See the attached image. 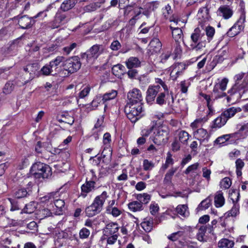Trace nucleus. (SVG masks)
Instances as JSON below:
<instances>
[{"mask_svg":"<svg viewBox=\"0 0 248 248\" xmlns=\"http://www.w3.org/2000/svg\"><path fill=\"white\" fill-rule=\"evenodd\" d=\"M209 3H206L205 6L201 8L198 11V16L199 18H202L205 21L209 18Z\"/></svg>","mask_w":248,"mask_h":248,"instance_id":"c85d7f7f","label":"nucleus"},{"mask_svg":"<svg viewBox=\"0 0 248 248\" xmlns=\"http://www.w3.org/2000/svg\"><path fill=\"white\" fill-rule=\"evenodd\" d=\"M217 12L218 16L222 17L225 19L230 18L233 14L232 7L228 4L220 6Z\"/></svg>","mask_w":248,"mask_h":248,"instance_id":"f3484780","label":"nucleus"},{"mask_svg":"<svg viewBox=\"0 0 248 248\" xmlns=\"http://www.w3.org/2000/svg\"><path fill=\"white\" fill-rule=\"evenodd\" d=\"M151 196L147 193L139 194L136 196V199L139 202L143 204H147L151 200Z\"/></svg>","mask_w":248,"mask_h":248,"instance_id":"58836bf2","label":"nucleus"},{"mask_svg":"<svg viewBox=\"0 0 248 248\" xmlns=\"http://www.w3.org/2000/svg\"><path fill=\"white\" fill-rule=\"evenodd\" d=\"M226 119L222 116L221 114L218 117L215 119L213 121L212 128H219L224 126L227 123Z\"/></svg>","mask_w":248,"mask_h":248,"instance_id":"473e14b6","label":"nucleus"},{"mask_svg":"<svg viewBox=\"0 0 248 248\" xmlns=\"http://www.w3.org/2000/svg\"><path fill=\"white\" fill-rule=\"evenodd\" d=\"M168 131L166 127H158L154 132V136L152 140L154 143L160 145L162 143L166 142L168 140Z\"/></svg>","mask_w":248,"mask_h":248,"instance_id":"1a4fd4ad","label":"nucleus"},{"mask_svg":"<svg viewBox=\"0 0 248 248\" xmlns=\"http://www.w3.org/2000/svg\"><path fill=\"white\" fill-rule=\"evenodd\" d=\"M51 67L50 66V64L44 66L41 69L40 72L44 76H48L52 72Z\"/></svg>","mask_w":248,"mask_h":248,"instance_id":"13d9d810","label":"nucleus"},{"mask_svg":"<svg viewBox=\"0 0 248 248\" xmlns=\"http://www.w3.org/2000/svg\"><path fill=\"white\" fill-rule=\"evenodd\" d=\"M228 82V79L226 78H224L218 83L216 84L214 87H215L216 89H218L222 91H224L226 89Z\"/></svg>","mask_w":248,"mask_h":248,"instance_id":"49530a36","label":"nucleus"},{"mask_svg":"<svg viewBox=\"0 0 248 248\" xmlns=\"http://www.w3.org/2000/svg\"><path fill=\"white\" fill-rule=\"evenodd\" d=\"M129 209L132 212H139L143 210V206L139 201H134L128 204Z\"/></svg>","mask_w":248,"mask_h":248,"instance_id":"c756f323","label":"nucleus"},{"mask_svg":"<svg viewBox=\"0 0 248 248\" xmlns=\"http://www.w3.org/2000/svg\"><path fill=\"white\" fill-rule=\"evenodd\" d=\"M179 140L183 143L185 144L187 142L189 139V134L185 131H181L179 133Z\"/></svg>","mask_w":248,"mask_h":248,"instance_id":"09e8293b","label":"nucleus"},{"mask_svg":"<svg viewBox=\"0 0 248 248\" xmlns=\"http://www.w3.org/2000/svg\"><path fill=\"white\" fill-rule=\"evenodd\" d=\"M245 17L241 16L236 22L229 29L227 33L228 36L232 37L237 35L244 30Z\"/></svg>","mask_w":248,"mask_h":248,"instance_id":"9b49d317","label":"nucleus"},{"mask_svg":"<svg viewBox=\"0 0 248 248\" xmlns=\"http://www.w3.org/2000/svg\"><path fill=\"white\" fill-rule=\"evenodd\" d=\"M122 47L121 43L117 40L113 41L110 46V49L113 51H117Z\"/></svg>","mask_w":248,"mask_h":248,"instance_id":"69168bd1","label":"nucleus"},{"mask_svg":"<svg viewBox=\"0 0 248 248\" xmlns=\"http://www.w3.org/2000/svg\"><path fill=\"white\" fill-rule=\"evenodd\" d=\"M239 132H235L232 134H226L218 137L214 141L215 144L223 145L230 138H238Z\"/></svg>","mask_w":248,"mask_h":248,"instance_id":"b1692460","label":"nucleus"},{"mask_svg":"<svg viewBox=\"0 0 248 248\" xmlns=\"http://www.w3.org/2000/svg\"><path fill=\"white\" fill-rule=\"evenodd\" d=\"M141 62L137 57H131L126 62V65L128 69L137 68L140 66Z\"/></svg>","mask_w":248,"mask_h":248,"instance_id":"cd10ccee","label":"nucleus"},{"mask_svg":"<svg viewBox=\"0 0 248 248\" xmlns=\"http://www.w3.org/2000/svg\"><path fill=\"white\" fill-rule=\"evenodd\" d=\"M171 55V52L170 51H167L166 52L163 53L160 56V61L159 62V63L164 64L167 62V61L170 58Z\"/></svg>","mask_w":248,"mask_h":248,"instance_id":"052dcab7","label":"nucleus"},{"mask_svg":"<svg viewBox=\"0 0 248 248\" xmlns=\"http://www.w3.org/2000/svg\"><path fill=\"white\" fill-rule=\"evenodd\" d=\"M206 230L203 226H201L198 229V232L196 234L197 239L201 242H207V237L205 235Z\"/></svg>","mask_w":248,"mask_h":248,"instance_id":"72a5a7b5","label":"nucleus"},{"mask_svg":"<svg viewBox=\"0 0 248 248\" xmlns=\"http://www.w3.org/2000/svg\"><path fill=\"white\" fill-rule=\"evenodd\" d=\"M241 110V109L239 108H236L233 107H231L226 109L221 113L222 116L226 118V120L228 121L229 119L233 117L237 112H240Z\"/></svg>","mask_w":248,"mask_h":248,"instance_id":"a878e982","label":"nucleus"},{"mask_svg":"<svg viewBox=\"0 0 248 248\" xmlns=\"http://www.w3.org/2000/svg\"><path fill=\"white\" fill-rule=\"evenodd\" d=\"M104 50L102 45H94L86 52L81 53L80 57L85 60L87 63H92L103 53Z\"/></svg>","mask_w":248,"mask_h":248,"instance_id":"423d86ee","label":"nucleus"},{"mask_svg":"<svg viewBox=\"0 0 248 248\" xmlns=\"http://www.w3.org/2000/svg\"><path fill=\"white\" fill-rule=\"evenodd\" d=\"M77 46V44L76 43H73L69 46L64 47L62 48V51L65 54L68 55Z\"/></svg>","mask_w":248,"mask_h":248,"instance_id":"e2e57ef3","label":"nucleus"},{"mask_svg":"<svg viewBox=\"0 0 248 248\" xmlns=\"http://www.w3.org/2000/svg\"><path fill=\"white\" fill-rule=\"evenodd\" d=\"M194 135L200 140H203L208 139L209 137L207 131L203 128L198 129L196 131L194 132Z\"/></svg>","mask_w":248,"mask_h":248,"instance_id":"c9c22d12","label":"nucleus"},{"mask_svg":"<svg viewBox=\"0 0 248 248\" xmlns=\"http://www.w3.org/2000/svg\"><path fill=\"white\" fill-rule=\"evenodd\" d=\"M230 196L234 205L231 210L228 212V216L235 217L239 213V206L235 202L239 200L240 193L238 191H234L231 194Z\"/></svg>","mask_w":248,"mask_h":248,"instance_id":"2eb2a0df","label":"nucleus"},{"mask_svg":"<svg viewBox=\"0 0 248 248\" xmlns=\"http://www.w3.org/2000/svg\"><path fill=\"white\" fill-rule=\"evenodd\" d=\"M107 191H103L100 195L95 197L93 203L85 209V213L87 216L92 217L99 213L103 209V205L106 200L108 197Z\"/></svg>","mask_w":248,"mask_h":248,"instance_id":"7ed1b4c3","label":"nucleus"},{"mask_svg":"<svg viewBox=\"0 0 248 248\" xmlns=\"http://www.w3.org/2000/svg\"><path fill=\"white\" fill-rule=\"evenodd\" d=\"M233 246V241L226 238H222L218 242V247L220 248H232Z\"/></svg>","mask_w":248,"mask_h":248,"instance_id":"e433bc0d","label":"nucleus"},{"mask_svg":"<svg viewBox=\"0 0 248 248\" xmlns=\"http://www.w3.org/2000/svg\"><path fill=\"white\" fill-rule=\"evenodd\" d=\"M155 167V163L148 159H144L143 161V168L144 170H150Z\"/></svg>","mask_w":248,"mask_h":248,"instance_id":"3c124183","label":"nucleus"},{"mask_svg":"<svg viewBox=\"0 0 248 248\" xmlns=\"http://www.w3.org/2000/svg\"><path fill=\"white\" fill-rule=\"evenodd\" d=\"M52 214L50 210L47 208H44L39 210L38 215L40 219L50 217Z\"/></svg>","mask_w":248,"mask_h":248,"instance_id":"a18cd8bd","label":"nucleus"},{"mask_svg":"<svg viewBox=\"0 0 248 248\" xmlns=\"http://www.w3.org/2000/svg\"><path fill=\"white\" fill-rule=\"evenodd\" d=\"M57 194H59V193L58 192L50 193V199L52 198L53 199V202L57 208L56 214L58 215H60L62 214L63 209H64L65 202L63 200L56 199L57 197Z\"/></svg>","mask_w":248,"mask_h":248,"instance_id":"a211bd4d","label":"nucleus"},{"mask_svg":"<svg viewBox=\"0 0 248 248\" xmlns=\"http://www.w3.org/2000/svg\"><path fill=\"white\" fill-rule=\"evenodd\" d=\"M225 202L223 193L221 191L217 192L215 197V205L217 207L222 206Z\"/></svg>","mask_w":248,"mask_h":248,"instance_id":"4c0bfd02","label":"nucleus"},{"mask_svg":"<svg viewBox=\"0 0 248 248\" xmlns=\"http://www.w3.org/2000/svg\"><path fill=\"white\" fill-rule=\"evenodd\" d=\"M28 82V81H26L24 83H22L21 84H19L17 81H15L14 80H9L7 81L2 89V92L5 94H10L14 90L16 84L19 86L24 85Z\"/></svg>","mask_w":248,"mask_h":248,"instance_id":"412c9836","label":"nucleus"},{"mask_svg":"<svg viewBox=\"0 0 248 248\" xmlns=\"http://www.w3.org/2000/svg\"><path fill=\"white\" fill-rule=\"evenodd\" d=\"M205 31V35L207 36V40L208 42L210 41L211 39L213 37L215 34V29L213 27L208 26L206 28Z\"/></svg>","mask_w":248,"mask_h":248,"instance_id":"5fc2aeb1","label":"nucleus"},{"mask_svg":"<svg viewBox=\"0 0 248 248\" xmlns=\"http://www.w3.org/2000/svg\"><path fill=\"white\" fill-rule=\"evenodd\" d=\"M103 123V119L102 117H101L100 119H98L97 122L92 129V131L94 133H95L96 132H102L103 128L102 126Z\"/></svg>","mask_w":248,"mask_h":248,"instance_id":"8fccbe9b","label":"nucleus"},{"mask_svg":"<svg viewBox=\"0 0 248 248\" xmlns=\"http://www.w3.org/2000/svg\"><path fill=\"white\" fill-rule=\"evenodd\" d=\"M125 71V67L121 64H117L114 65L111 69L112 74L118 77L124 74Z\"/></svg>","mask_w":248,"mask_h":248,"instance_id":"f704fd0d","label":"nucleus"},{"mask_svg":"<svg viewBox=\"0 0 248 248\" xmlns=\"http://www.w3.org/2000/svg\"><path fill=\"white\" fill-rule=\"evenodd\" d=\"M32 192L31 187L21 188L18 189L15 193V197L17 199H21L27 197Z\"/></svg>","mask_w":248,"mask_h":248,"instance_id":"bb28decb","label":"nucleus"},{"mask_svg":"<svg viewBox=\"0 0 248 248\" xmlns=\"http://www.w3.org/2000/svg\"><path fill=\"white\" fill-rule=\"evenodd\" d=\"M77 2V0H64L60 8L64 12L67 11L74 7Z\"/></svg>","mask_w":248,"mask_h":248,"instance_id":"2f4dec72","label":"nucleus"},{"mask_svg":"<svg viewBox=\"0 0 248 248\" xmlns=\"http://www.w3.org/2000/svg\"><path fill=\"white\" fill-rule=\"evenodd\" d=\"M118 94L116 90H112L109 92H107L103 95H101V97L103 101V104L104 106V110L105 111L108 107V102L111 100H114L117 96Z\"/></svg>","mask_w":248,"mask_h":248,"instance_id":"6ab92c4d","label":"nucleus"},{"mask_svg":"<svg viewBox=\"0 0 248 248\" xmlns=\"http://www.w3.org/2000/svg\"><path fill=\"white\" fill-rule=\"evenodd\" d=\"M170 78L172 80H175L177 78L181 75L186 68V65L183 62H177L173 64L171 67Z\"/></svg>","mask_w":248,"mask_h":248,"instance_id":"4468645a","label":"nucleus"},{"mask_svg":"<svg viewBox=\"0 0 248 248\" xmlns=\"http://www.w3.org/2000/svg\"><path fill=\"white\" fill-rule=\"evenodd\" d=\"M245 75V73L241 72L234 76L235 84L228 91V93L230 95L238 93L239 97H242L248 92V76L244 77Z\"/></svg>","mask_w":248,"mask_h":248,"instance_id":"f03ea898","label":"nucleus"},{"mask_svg":"<svg viewBox=\"0 0 248 248\" xmlns=\"http://www.w3.org/2000/svg\"><path fill=\"white\" fill-rule=\"evenodd\" d=\"M173 163V160L171 158V155L170 154H168L165 163L163 164L161 167V169L165 170L169 167L170 165H172Z\"/></svg>","mask_w":248,"mask_h":248,"instance_id":"6e6d98bb","label":"nucleus"},{"mask_svg":"<svg viewBox=\"0 0 248 248\" xmlns=\"http://www.w3.org/2000/svg\"><path fill=\"white\" fill-rule=\"evenodd\" d=\"M160 90L161 87L159 85H150L146 92V99L147 103H152L155 100Z\"/></svg>","mask_w":248,"mask_h":248,"instance_id":"dca6fc26","label":"nucleus"},{"mask_svg":"<svg viewBox=\"0 0 248 248\" xmlns=\"http://www.w3.org/2000/svg\"><path fill=\"white\" fill-rule=\"evenodd\" d=\"M9 200L11 205V211H14L18 210L21 208V207L18 204V202L16 200L11 199H9Z\"/></svg>","mask_w":248,"mask_h":248,"instance_id":"bf43d9fd","label":"nucleus"},{"mask_svg":"<svg viewBox=\"0 0 248 248\" xmlns=\"http://www.w3.org/2000/svg\"><path fill=\"white\" fill-rule=\"evenodd\" d=\"M31 173L35 178H48L52 175L51 168L47 164L40 162L33 164L30 170Z\"/></svg>","mask_w":248,"mask_h":248,"instance_id":"39448f33","label":"nucleus"},{"mask_svg":"<svg viewBox=\"0 0 248 248\" xmlns=\"http://www.w3.org/2000/svg\"><path fill=\"white\" fill-rule=\"evenodd\" d=\"M170 28L171 30L172 36L176 42H180L183 40V33L180 28L172 25H170Z\"/></svg>","mask_w":248,"mask_h":248,"instance_id":"4be33fe9","label":"nucleus"},{"mask_svg":"<svg viewBox=\"0 0 248 248\" xmlns=\"http://www.w3.org/2000/svg\"><path fill=\"white\" fill-rule=\"evenodd\" d=\"M90 172L92 175L91 180H88V179H86L85 183L81 186L80 196L83 198H86L88 193L94 191L98 188L96 186L95 181L97 177L95 175V171L93 170H90Z\"/></svg>","mask_w":248,"mask_h":248,"instance_id":"6e6552de","label":"nucleus"},{"mask_svg":"<svg viewBox=\"0 0 248 248\" xmlns=\"http://www.w3.org/2000/svg\"><path fill=\"white\" fill-rule=\"evenodd\" d=\"M14 20H17L18 24L21 28L27 29L31 28L35 23V20L27 15H18L13 17Z\"/></svg>","mask_w":248,"mask_h":248,"instance_id":"9d476101","label":"nucleus"},{"mask_svg":"<svg viewBox=\"0 0 248 248\" xmlns=\"http://www.w3.org/2000/svg\"><path fill=\"white\" fill-rule=\"evenodd\" d=\"M155 126L154 125L149 126L144 128L141 130V135L143 137H148L154 129Z\"/></svg>","mask_w":248,"mask_h":248,"instance_id":"680f3d73","label":"nucleus"},{"mask_svg":"<svg viewBox=\"0 0 248 248\" xmlns=\"http://www.w3.org/2000/svg\"><path fill=\"white\" fill-rule=\"evenodd\" d=\"M153 221L152 219L145 220L141 223V226L146 232H150L153 229Z\"/></svg>","mask_w":248,"mask_h":248,"instance_id":"37998d69","label":"nucleus"},{"mask_svg":"<svg viewBox=\"0 0 248 248\" xmlns=\"http://www.w3.org/2000/svg\"><path fill=\"white\" fill-rule=\"evenodd\" d=\"M127 102L124 107V112L132 123L136 122L143 111L142 95L141 91L136 88L129 91L127 95Z\"/></svg>","mask_w":248,"mask_h":248,"instance_id":"f257e3e1","label":"nucleus"},{"mask_svg":"<svg viewBox=\"0 0 248 248\" xmlns=\"http://www.w3.org/2000/svg\"><path fill=\"white\" fill-rule=\"evenodd\" d=\"M90 234V231L86 228H82L79 232V238L81 239H87Z\"/></svg>","mask_w":248,"mask_h":248,"instance_id":"603ef678","label":"nucleus"},{"mask_svg":"<svg viewBox=\"0 0 248 248\" xmlns=\"http://www.w3.org/2000/svg\"><path fill=\"white\" fill-rule=\"evenodd\" d=\"M35 210L34 202H30L25 205L24 208L22 210L21 213L31 214Z\"/></svg>","mask_w":248,"mask_h":248,"instance_id":"de8ad7c7","label":"nucleus"},{"mask_svg":"<svg viewBox=\"0 0 248 248\" xmlns=\"http://www.w3.org/2000/svg\"><path fill=\"white\" fill-rule=\"evenodd\" d=\"M191 39L193 43L190 45L192 49L198 51L205 46L207 36L204 30L195 29L191 35Z\"/></svg>","mask_w":248,"mask_h":248,"instance_id":"20e7f679","label":"nucleus"},{"mask_svg":"<svg viewBox=\"0 0 248 248\" xmlns=\"http://www.w3.org/2000/svg\"><path fill=\"white\" fill-rule=\"evenodd\" d=\"M162 47V44L159 39L154 38L150 42L149 49L152 53H157L160 51Z\"/></svg>","mask_w":248,"mask_h":248,"instance_id":"393cba45","label":"nucleus"},{"mask_svg":"<svg viewBox=\"0 0 248 248\" xmlns=\"http://www.w3.org/2000/svg\"><path fill=\"white\" fill-rule=\"evenodd\" d=\"M69 19L70 18L68 14L61 12H58L52 23L51 28L52 29L57 28L61 25L67 23Z\"/></svg>","mask_w":248,"mask_h":248,"instance_id":"ddd939ff","label":"nucleus"},{"mask_svg":"<svg viewBox=\"0 0 248 248\" xmlns=\"http://www.w3.org/2000/svg\"><path fill=\"white\" fill-rule=\"evenodd\" d=\"M211 204V200L207 198L203 200L198 206L200 210H205L208 208Z\"/></svg>","mask_w":248,"mask_h":248,"instance_id":"4d7b16f0","label":"nucleus"},{"mask_svg":"<svg viewBox=\"0 0 248 248\" xmlns=\"http://www.w3.org/2000/svg\"><path fill=\"white\" fill-rule=\"evenodd\" d=\"M245 163L240 158L235 161L236 173L237 176H241L242 174V169L244 167Z\"/></svg>","mask_w":248,"mask_h":248,"instance_id":"a19ab883","label":"nucleus"},{"mask_svg":"<svg viewBox=\"0 0 248 248\" xmlns=\"http://www.w3.org/2000/svg\"><path fill=\"white\" fill-rule=\"evenodd\" d=\"M81 66V63L80 59L77 56H73L65 60L62 64L63 70L70 74L78 71L80 68Z\"/></svg>","mask_w":248,"mask_h":248,"instance_id":"0eeeda50","label":"nucleus"},{"mask_svg":"<svg viewBox=\"0 0 248 248\" xmlns=\"http://www.w3.org/2000/svg\"><path fill=\"white\" fill-rule=\"evenodd\" d=\"M181 234L182 232L178 231L177 232L172 233L170 235H169L168 236V238L172 241H175L179 239Z\"/></svg>","mask_w":248,"mask_h":248,"instance_id":"774afa93","label":"nucleus"},{"mask_svg":"<svg viewBox=\"0 0 248 248\" xmlns=\"http://www.w3.org/2000/svg\"><path fill=\"white\" fill-rule=\"evenodd\" d=\"M221 184L224 188L228 189L231 186V180L229 177H225L222 180Z\"/></svg>","mask_w":248,"mask_h":248,"instance_id":"338daca9","label":"nucleus"},{"mask_svg":"<svg viewBox=\"0 0 248 248\" xmlns=\"http://www.w3.org/2000/svg\"><path fill=\"white\" fill-rule=\"evenodd\" d=\"M65 59V57L59 56H57L54 60L51 61L49 62L50 66L51 68H53L55 66H58L61 62H64Z\"/></svg>","mask_w":248,"mask_h":248,"instance_id":"c03bdc74","label":"nucleus"},{"mask_svg":"<svg viewBox=\"0 0 248 248\" xmlns=\"http://www.w3.org/2000/svg\"><path fill=\"white\" fill-rule=\"evenodd\" d=\"M91 88L90 86L85 87L78 94L79 98H84L87 96L90 93Z\"/></svg>","mask_w":248,"mask_h":248,"instance_id":"0e129e2a","label":"nucleus"},{"mask_svg":"<svg viewBox=\"0 0 248 248\" xmlns=\"http://www.w3.org/2000/svg\"><path fill=\"white\" fill-rule=\"evenodd\" d=\"M176 211L178 214L184 217L188 216L189 214L187 211V206L184 204L178 205Z\"/></svg>","mask_w":248,"mask_h":248,"instance_id":"79ce46f5","label":"nucleus"},{"mask_svg":"<svg viewBox=\"0 0 248 248\" xmlns=\"http://www.w3.org/2000/svg\"><path fill=\"white\" fill-rule=\"evenodd\" d=\"M170 97L169 91L160 93L156 97V103L159 105H163L167 103L168 98Z\"/></svg>","mask_w":248,"mask_h":248,"instance_id":"7c9ffc66","label":"nucleus"},{"mask_svg":"<svg viewBox=\"0 0 248 248\" xmlns=\"http://www.w3.org/2000/svg\"><path fill=\"white\" fill-rule=\"evenodd\" d=\"M104 149L102 153L103 158H107L109 160L112 155V150L110 148V144L111 141V135L109 133H106L103 136Z\"/></svg>","mask_w":248,"mask_h":248,"instance_id":"f8f14e48","label":"nucleus"},{"mask_svg":"<svg viewBox=\"0 0 248 248\" xmlns=\"http://www.w3.org/2000/svg\"><path fill=\"white\" fill-rule=\"evenodd\" d=\"M39 68L38 63H33L28 64L26 67H24V70L30 74V79L32 80L34 78L35 73L39 70Z\"/></svg>","mask_w":248,"mask_h":248,"instance_id":"5701e85b","label":"nucleus"},{"mask_svg":"<svg viewBox=\"0 0 248 248\" xmlns=\"http://www.w3.org/2000/svg\"><path fill=\"white\" fill-rule=\"evenodd\" d=\"M226 95V94L225 93H224L223 91H222L220 89H216L215 87H214L213 92L211 93V97L213 101L218 98L225 96Z\"/></svg>","mask_w":248,"mask_h":248,"instance_id":"ea45409f","label":"nucleus"},{"mask_svg":"<svg viewBox=\"0 0 248 248\" xmlns=\"http://www.w3.org/2000/svg\"><path fill=\"white\" fill-rule=\"evenodd\" d=\"M103 104L101 95H97L91 102V106L93 109L96 108L99 104Z\"/></svg>","mask_w":248,"mask_h":248,"instance_id":"864d4df0","label":"nucleus"},{"mask_svg":"<svg viewBox=\"0 0 248 248\" xmlns=\"http://www.w3.org/2000/svg\"><path fill=\"white\" fill-rule=\"evenodd\" d=\"M119 229V227L116 222H110L106 225L105 228L103 229V232L106 236L117 234L116 233Z\"/></svg>","mask_w":248,"mask_h":248,"instance_id":"aec40b11","label":"nucleus"}]
</instances>
